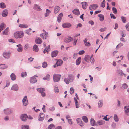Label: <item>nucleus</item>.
Segmentation results:
<instances>
[{"mask_svg": "<svg viewBox=\"0 0 129 129\" xmlns=\"http://www.w3.org/2000/svg\"><path fill=\"white\" fill-rule=\"evenodd\" d=\"M37 75H35L34 76L31 77L30 79V81L31 83H35L37 82L36 79L35 77H38Z\"/></svg>", "mask_w": 129, "mask_h": 129, "instance_id": "obj_6", "label": "nucleus"}, {"mask_svg": "<svg viewBox=\"0 0 129 129\" xmlns=\"http://www.w3.org/2000/svg\"><path fill=\"white\" fill-rule=\"evenodd\" d=\"M76 121L78 124L81 127H83L84 126V125L83 122L80 118H77L76 119Z\"/></svg>", "mask_w": 129, "mask_h": 129, "instance_id": "obj_13", "label": "nucleus"}, {"mask_svg": "<svg viewBox=\"0 0 129 129\" xmlns=\"http://www.w3.org/2000/svg\"><path fill=\"white\" fill-rule=\"evenodd\" d=\"M22 129H29V127L28 125H22L21 127Z\"/></svg>", "mask_w": 129, "mask_h": 129, "instance_id": "obj_50", "label": "nucleus"}, {"mask_svg": "<svg viewBox=\"0 0 129 129\" xmlns=\"http://www.w3.org/2000/svg\"><path fill=\"white\" fill-rule=\"evenodd\" d=\"M47 66V64L46 62H44L42 64V66L43 68H46Z\"/></svg>", "mask_w": 129, "mask_h": 129, "instance_id": "obj_54", "label": "nucleus"}, {"mask_svg": "<svg viewBox=\"0 0 129 129\" xmlns=\"http://www.w3.org/2000/svg\"><path fill=\"white\" fill-rule=\"evenodd\" d=\"M3 56L4 58L6 59H8L10 57V52H5L3 54Z\"/></svg>", "mask_w": 129, "mask_h": 129, "instance_id": "obj_8", "label": "nucleus"}, {"mask_svg": "<svg viewBox=\"0 0 129 129\" xmlns=\"http://www.w3.org/2000/svg\"><path fill=\"white\" fill-rule=\"evenodd\" d=\"M58 53V51L57 50L54 51L52 52L51 53V56L52 57H56Z\"/></svg>", "mask_w": 129, "mask_h": 129, "instance_id": "obj_19", "label": "nucleus"}, {"mask_svg": "<svg viewBox=\"0 0 129 129\" xmlns=\"http://www.w3.org/2000/svg\"><path fill=\"white\" fill-rule=\"evenodd\" d=\"M82 8L85 9L86 8L87 6L88 5L87 3L85 2H84L81 3Z\"/></svg>", "mask_w": 129, "mask_h": 129, "instance_id": "obj_25", "label": "nucleus"}, {"mask_svg": "<svg viewBox=\"0 0 129 129\" xmlns=\"http://www.w3.org/2000/svg\"><path fill=\"white\" fill-rule=\"evenodd\" d=\"M54 90L55 92L57 93H58L59 92V90L58 89L57 86L56 85L54 87Z\"/></svg>", "mask_w": 129, "mask_h": 129, "instance_id": "obj_51", "label": "nucleus"}, {"mask_svg": "<svg viewBox=\"0 0 129 129\" xmlns=\"http://www.w3.org/2000/svg\"><path fill=\"white\" fill-rule=\"evenodd\" d=\"M85 45L86 46H90L91 44L89 42H88L85 44Z\"/></svg>", "mask_w": 129, "mask_h": 129, "instance_id": "obj_62", "label": "nucleus"}, {"mask_svg": "<svg viewBox=\"0 0 129 129\" xmlns=\"http://www.w3.org/2000/svg\"><path fill=\"white\" fill-rule=\"evenodd\" d=\"M113 119L116 122H118L119 121V118L117 114H114L113 117Z\"/></svg>", "mask_w": 129, "mask_h": 129, "instance_id": "obj_34", "label": "nucleus"}, {"mask_svg": "<svg viewBox=\"0 0 129 129\" xmlns=\"http://www.w3.org/2000/svg\"><path fill=\"white\" fill-rule=\"evenodd\" d=\"M8 13V10L6 9H5L3 11L2 15L3 17H6L7 16Z\"/></svg>", "mask_w": 129, "mask_h": 129, "instance_id": "obj_23", "label": "nucleus"}, {"mask_svg": "<svg viewBox=\"0 0 129 129\" xmlns=\"http://www.w3.org/2000/svg\"><path fill=\"white\" fill-rule=\"evenodd\" d=\"M113 13L114 14H116L117 13V10L116 8L113 7L112 9Z\"/></svg>", "mask_w": 129, "mask_h": 129, "instance_id": "obj_56", "label": "nucleus"}, {"mask_svg": "<svg viewBox=\"0 0 129 129\" xmlns=\"http://www.w3.org/2000/svg\"><path fill=\"white\" fill-rule=\"evenodd\" d=\"M48 33L45 31V33H42L40 35V36L44 39H45L46 38L47 36Z\"/></svg>", "mask_w": 129, "mask_h": 129, "instance_id": "obj_15", "label": "nucleus"}, {"mask_svg": "<svg viewBox=\"0 0 129 129\" xmlns=\"http://www.w3.org/2000/svg\"><path fill=\"white\" fill-rule=\"evenodd\" d=\"M37 90L38 92L41 93L44 91L45 89L43 88H37Z\"/></svg>", "mask_w": 129, "mask_h": 129, "instance_id": "obj_41", "label": "nucleus"}, {"mask_svg": "<svg viewBox=\"0 0 129 129\" xmlns=\"http://www.w3.org/2000/svg\"><path fill=\"white\" fill-rule=\"evenodd\" d=\"M128 87V85L126 83H124L122 86V88L123 89H126Z\"/></svg>", "mask_w": 129, "mask_h": 129, "instance_id": "obj_36", "label": "nucleus"}, {"mask_svg": "<svg viewBox=\"0 0 129 129\" xmlns=\"http://www.w3.org/2000/svg\"><path fill=\"white\" fill-rule=\"evenodd\" d=\"M23 50V47L22 46H21L19 48H18L17 49V51L18 52H21Z\"/></svg>", "mask_w": 129, "mask_h": 129, "instance_id": "obj_53", "label": "nucleus"}, {"mask_svg": "<svg viewBox=\"0 0 129 129\" xmlns=\"http://www.w3.org/2000/svg\"><path fill=\"white\" fill-rule=\"evenodd\" d=\"M19 26L20 28H26L28 27V25L25 24H20Z\"/></svg>", "mask_w": 129, "mask_h": 129, "instance_id": "obj_40", "label": "nucleus"}, {"mask_svg": "<svg viewBox=\"0 0 129 129\" xmlns=\"http://www.w3.org/2000/svg\"><path fill=\"white\" fill-rule=\"evenodd\" d=\"M33 49L34 51L36 52H38L39 50L38 46L36 44L34 46Z\"/></svg>", "mask_w": 129, "mask_h": 129, "instance_id": "obj_26", "label": "nucleus"}, {"mask_svg": "<svg viewBox=\"0 0 129 129\" xmlns=\"http://www.w3.org/2000/svg\"><path fill=\"white\" fill-rule=\"evenodd\" d=\"M4 113L8 115L11 114L12 113V110L10 109L7 108L4 110Z\"/></svg>", "mask_w": 129, "mask_h": 129, "instance_id": "obj_9", "label": "nucleus"}, {"mask_svg": "<svg viewBox=\"0 0 129 129\" xmlns=\"http://www.w3.org/2000/svg\"><path fill=\"white\" fill-rule=\"evenodd\" d=\"M90 123L92 126H94L95 125V121L92 118H91L90 119Z\"/></svg>", "mask_w": 129, "mask_h": 129, "instance_id": "obj_37", "label": "nucleus"}, {"mask_svg": "<svg viewBox=\"0 0 129 129\" xmlns=\"http://www.w3.org/2000/svg\"><path fill=\"white\" fill-rule=\"evenodd\" d=\"M99 17V20L101 21H103L104 19V15L102 14H100L98 16Z\"/></svg>", "mask_w": 129, "mask_h": 129, "instance_id": "obj_35", "label": "nucleus"}, {"mask_svg": "<svg viewBox=\"0 0 129 129\" xmlns=\"http://www.w3.org/2000/svg\"><path fill=\"white\" fill-rule=\"evenodd\" d=\"M117 73L119 75L121 76H122L124 75L125 76L126 75L125 74H124L123 71L122 70L119 69L117 70Z\"/></svg>", "mask_w": 129, "mask_h": 129, "instance_id": "obj_27", "label": "nucleus"}, {"mask_svg": "<svg viewBox=\"0 0 129 129\" xmlns=\"http://www.w3.org/2000/svg\"><path fill=\"white\" fill-rule=\"evenodd\" d=\"M46 12L44 14V16L46 17L49 16L51 12L50 10L47 9H46Z\"/></svg>", "mask_w": 129, "mask_h": 129, "instance_id": "obj_29", "label": "nucleus"}, {"mask_svg": "<svg viewBox=\"0 0 129 129\" xmlns=\"http://www.w3.org/2000/svg\"><path fill=\"white\" fill-rule=\"evenodd\" d=\"M72 12L74 14L77 15H78L80 14L79 10L78 9H74L73 10Z\"/></svg>", "mask_w": 129, "mask_h": 129, "instance_id": "obj_24", "label": "nucleus"}, {"mask_svg": "<svg viewBox=\"0 0 129 129\" xmlns=\"http://www.w3.org/2000/svg\"><path fill=\"white\" fill-rule=\"evenodd\" d=\"M74 79V76L72 74H69L68 75V78L64 79L65 82L67 84H69V82H72Z\"/></svg>", "mask_w": 129, "mask_h": 129, "instance_id": "obj_1", "label": "nucleus"}, {"mask_svg": "<svg viewBox=\"0 0 129 129\" xmlns=\"http://www.w3.org/2000/svg\"><path fill=\"white\" fill-rule=\"evenodd\" d=\"M123 44L121 43H120L119 44H118L116 46V48H118L122 46L123 45Z\"/></svg>", "mask_w": 129, "mask_h": 129, "instance_id": "obj_57", "label": "nucleus"}, {"mask_svg": "<svg viewBox=\"0 0 129 129\" xmlns=\"http://www.w3.org/2000/svg\"><path fill=\"white\" fill-rule=\"evenodd\" d=\"M63 63V61L61 59H59L57 60V62L56 63V64L57 66H60Z\"/></svg>", "mask_w": 129, "mask_h": 129, "instance_id": "obj_31", "label": "nucleus"}, {"mask_svg": "<svg viewBox=\"0 0 129 129\" xmlns=\"http://www.w3.org/2000/svg\"><path fill=\"white\" fill-rule=\"evenodd\" d=\"M84 60L88 63L91 61V58H90V56L88 55H86L84 58Z\"/></svg>", "mask_w": 129, "mask_h": 129, "instance_id": "obj_16", "label": "nucleus"}, {"mask_svg": "<svg viewBox=\"0 0 129 129\" xmlns=\"http://www.w3.org/2000/svg\"><path fill=\"white\" fill-rule=\"evenodd\" d=\"M74 43H73V45H76V43L77 41V39H76L75 38L74 39Z\"/></svg>", "mask_w": 129, "mask_h": 129, "instance_id": "obj_61", "label": "nucleus"}, {"mask_svg": "<svg viewBox=\"0 0 129 129\" xmlns=\"http://www.w3.org/2000/svg\"><path fill=\"white\" fill-rule=\"evenodd\" d=\"M9 117L7 116H6L4 118V120L5 121H8L9 120Z\"/></svg>", "mask_w": 129, "mask_h": 129, "instance_id": "obj_64", "label": "nucleus"}, {"mask_svg": "<svg viewBox=\"0 0 129 129\" xmlns=\"http://www.w3.org/2000/svg\"><path fill=\"white\" fill-rule=\"evenodd\" d=\"M74 101L76 107V108H78L79 107V104L78 103V101L75 97L74 98Z\"/></svg>", "mask_w": 129, "mask_h": 129, "instance_id": "obj_38", "label": "nucleus"}, {"mask_svg": "<svg viewBox=\"0 0 129 129\" xmlns=\"http://www.w3.org/2000/svg\"><path fill=\"white\" fill-rule=\"evenodd\" d=\"M60 9V8L59 6H55L54 10V13L55 14H57L59 12Z\"/></svg>", "mask_w": 129, "mask_h": 129, "instance_id": "obj_14", "label": "nucleus"}, {"mask_svg": "<svg viewBox=\"0 0 129 129\" xmlns=\"http://www.w3.org/2000/svg\"><path fill=\"white\" fill-rule=\"evenodd\" d=\"M105 123V121L103 120H99L97 122V123L99 125H102L104 124Z\"/></svg>", "mask_w": 129, "mask_h": 129, "instance_id": "obj_44", "label": "nucleus"}, {"mask_svg": "<svg viewBox=\"0 0 129 129\" xmlns=\"http://www.w3.org/2000/svg\"><path fill=\"white\" fill-rule=\"evenodd\" d=\"M81 61V58L80 57H79L76 60V63L77 65H79L80 64Z\"/></svg>", "mask_w": 129, "mask_h": 129, "instance_id": "obj_32", "label": "nucleus"}, {"mask_svg": "<svg viewBox=\"0 0 129 129\" xmlns=\"http://www.w3.org/2000/svg\"><path fill=\"white\" fill-rule=\"evenodd\" d=\"M125 27L127 30L129 31V23L126 24Z\"/></svg>", "mask_w": 129, "mask_h": 129, "instance_id": "obj_63", "label": "nucleus"}, {"mask_svg": "<svg viewBox=\"0 0 129 129\" xmlns=\"http://www.w3.org/2000/svg\"><path fill=\"white\" fill-rule=\"evenodd\" d=\"M61 77V75H60L54 74L53 76L54 81L55 82H59L60 79Z\"/></svg>", "mask_w": 129, "mask_h": 129, "instance_id": "obj_3", "label": "nucleus"}, {"mask_svg": "<svg viewBox=\"0 0 129 129\" xmlns=\"http://www.w3.org/2000/svg\"><path fill=\"white\" fill-rule=\"evenodd\" d=\"M11 80L12 81H15L16 80V77L15 74L14 73H12L10 76Z\"/></svg>", "mask_w": 129, "mask_h": 129, "instance_id": "obj_20", "label": "nucleus"}, {"mask_svg": "<svg viewBox=\"0 0 129 129\" xmlns=\"http://www.w3.org/2000/svg\"><path fill=\"white\" fill-rule=\"evenodd\" d=\"M6 6L4 2H1L0 3V8L4 9L6 8Z\"/></svg>", "mask_w": 129, "mask_h": 129, "instance_id": "obj_39", "label": "nucleus"}, {"mask_svg": "<svg viewBox=\"0 0 129 129\" xmlns=\"http://www.w3.org/2000/svg\"><path fill=\"white\" fill-rule=\"evenodd\" d=\"M71 26V24L69 23H64L62 24V27L65 28H69Z\"/></svg>", "mask_w": 129, "mask_h": 129, "instance_id": "obj_21", "label": "nucleus"}, {"mask_svg": "<svg viewBox=\"0 0 129 129\" xmlns=\"http://www.w3.org/2000/svg\"><path fill=\"white\" fill-rule=\"evenodd\" d=\"M2 66L0 68L1 69H4L6 68L7 67V66L4 64H0V66Z\"/></svg>", "mask_w": 129, "mask_h": 129, "instance_id": "obj_49", "label": "nucleus"}, {"mask_svg": "<svg viewBox=\"0 0 129 129\" xmlns=\"http://www.w3.org/2000/svg\"><path fill=\"white\" fill-rule=\"evenodd\" d=\"M73 40V38L72 37L68 36L65 38L64 41L66 43H68L72 41Z\"/></svg>", "mask_w": 129, "mask_h": 129, "instance_id": "obj_4", "label": "nucleus"}, {"mask_svg": "<svg viewBox=\"0 0 129 129\" xmlns=\"http://www.w3.org/2000/svg\"><path fill=\"white\" fill-rule=\"evenodd\" d=\"M105 0H103L101 2V6L103 8H104L105 7Z\"/></svg>", "mask_w": 129, "mask_h": 129, "instance_id": "obj_52", "label": "nucleus"}, {"mask_svg": "<svg viewBox=\"0 0 129 129\" xmlns=\"http://www.w3.org/2000/svg\"><path fill=\"white\" fill-rule=\"evenodd\" d=\"M9 28L7 27L4 30L2 31V34L4 35H7L9 31Z\"/></svg>", "mask_w": 129, "mask_h": 129, "instance_id": "obj_28", "label": "nucleus"}, {"mask_svg": "<svg viewBox=\"0 0 129 129\" xmlns=\"http://www.w3.org/2000/svg\"><path fill=\"white\" fill-rule=\"evenodd\" d=\"M70 94H72L74 93V90L73 88L71 87L70 88Z\"/></svg>", "mask_w": 129, "mask_h": 129, "instance_id": "obj_58", "label": "nucleus"}, {"mask_svg": "<svg viewBox=\"0 0 129 129\" xmlns=\"http://www.w3.org/2000/svg\"><path fill=\"white\" fill-rule=\"evenodd\" d=\"M82 120L83 121L87 123L88 122V120L87 117L85 116H83L82 117Z\"/></svg>", "mask_w": 129, "mask_h": 129, "instance_id": "obj_45", "label": "nucleus"}, {"mask_svg": "<svg viewBox=\"0 0 129 129\" xmlns=\"http://www.w3.org/2000/svg\"><path fill=\"white\" fill-rule=\"evenodd\" d=\"M55 127L54 125L53 124H51L48 127L47 129H53Z\"/></svg>", "mask_w": 129, "mask_h": 129, "instance_id": "obj_47", "label": "nucleus"}, {"mask_svg": "<svg viewBox=\"0 0 129 129\" xmlns=\"http://www.w3.org/2000/svg\"><path fill=\"white\" fill-rule=\"evenodd\" d=\"M33 8L34 10L38 11H41L42 10L40 6L36 4L34 5Z\"/></svg>", "mask_w": 129, "mask_h": 129, "instance_id": "obj_12", "label": "nucleus"}, {"mask_svg": "<svg viewBox=\"0 0 129 129\" xmlns=\"http://www.w3.org/2000/svg\"><path fill=\"white\" fill-rule=\"evenodd\" d=\"M122 21L124 23H125L126 22V18L123 16L121 17Z\"/></svg>", "mask_w": 129, "mask_h": 129, "instance_id": "obj_46", "label": "nucleus"}, {"mask_svg": "<svg viewBox=\"0 0 129 129\" xmlns=\"http://www.w3.org/2000/svg\"><path fill=\"white\" fill-rule=\"evenodd\" d=\"M21 120L23 121H25L27 120L28 116L25 114H23L21 115L20 117Z\"/></svg>", "mask_w": 129, "mask_h": 129, "instance_id": "obj_7", "label": "nucleus"}, {"mask_svg": "<svg viewBox=\"0 0 129 129\" xmlns=\"http://www.w3.org/2000/svg\"><path fill=\"white\" fill-rule=\"evenodd\" d=\"M63 16V14L62 13L59 14L58 15V16L57 19L58 22L59 23L61 22Z\"/></svg>", "mask_w": 129, "mask_h": 129, "instance_id": "obj_22", "label": "nucleus"}, {"mask_svg": "<svg viewBox=\"0 0 129 129\" xmlns=\"http://www.w3.org/2000/svg\"><path fill=\"white\" fill-rule=\"evenodd\" d=\"M27 75V73L26 72H22L21 74V76L23 77H24Z\"/></svg>", "mask_w": 129, "mask_h": 129, "instance_id": "obj_55", "label": "nucleus"}, {"mask_svg": "<svg viewBox=\"0 0 129 129\" xmlns=\"http://www.w3.org/2000/svg\"><path fill=\"white\" fill-rule=\"evenodd\" d=\"M24 35V33L22 31H16L14 33V37L16 39L22 38Z\"/></svg>", "mask_w": 129, "mask_h": 129, "instance_id": "obj_2", "label": "nucleus"}, {"mask_svg": "<svg viewBox=\"0 0 129 129\" xmlns=\"http://www.w3.org/2000/svg\"><path fill=\"white\" fill-rule=\"evenodd\" d=\"M50 77V75L49 74L47 75L46 76L43 78V79L44 80H49Z\"/></svg>", "mask_w": 129, "mask_h": 129, "instance_id": "obj_42", "label": "nucleus"}, {"mask_svg": "<svg viewBox=\"0 0 129 129\" xmlns=\"http://www.w3.org/2000/svg\"><path fill=\"white\" fill-rule=\"evenodd\" d=\"M103 104V101L102 100H100L98 104V106L99 107H101L102 106Z\"/></svg>", "mask_w": 129, "mask_h": 129, "instance_id": "obj_43", "label": "nucleus"}, {"mask_svg": "<svg viewBox=\"0 0 129 129\" xmlns=\"http://www.w3.org/2000/svg\"><path fill=\"white\" fill-rule=\"evenodd\" d=\"M85 51L83 50H81L80 51L78 52L79 55H82L84 53Z\"/></svg>", "mask_w": 129, "mask_h": 129, "instance_id": "obj_60", "label": "nucleus"}, {"mask_svg": "<svg viewBox=\"0 0 129 129\" xmlns=\"http://www.w3.org/2000/svg\"><path fill=\"white\" fill-rule=\"evenodd\" d=\"M36 43L37 44H40L42 42V40L39 37H37L35 40Z\"/></svg>", "mask_w": 129, "mask_h": 129, "instance_id": "obj_17", "label": "nucleus"}, {"mask_svg": "<svg viewBox=\"0 0 129 129\" xmlns=\"http://www.w3.org/2000/svg\"><path fill=\"white\" fill-rule=\"evenodd\" d=\"M45 114L43 113H40L39 114L38 117V120L39 121H43L44 118Z\"/></svg>", "mask_w": 129, "mask_h": 129, "instance_id": "obj_10", "label": "nucleus"}, {"mask_svg": "<svg viewBox=\"0 0 129 129\" xmlns=\"http://www.w3.org/2000/svg\"><path fill=\"white\" fill-rule=\"evenodd\" d=\"M31 30V29L30 28L26 30L25 31L26 33L28 35H31V33H30V31Z\"/></svg>", "mask_w": 129, "mask_h": 129, "instance_id": "obj_48", "label": "nucleus"}, {"mask_svg": "<svg viewBox=\"0 0 129 129\" xmlns=\"http://www.w3.org/2000/svg\"><path fill=\"white\" fill-rule=\"evenodd\" d=\"M6 26V24L4 23H2L0 24V32Z\"/></svg>", "mask_w": 129, "mask_h": 129, "instance_id": "obj_30", "label": "nucleus"}, {"mask_svg": "<svg viewBox=\"0 0 129 129\" xmlns=\"http://www.w3.org/2000/svg\"><path fill=\"white\" fill-rule=\"evenodd\" d=\"M22 103L24 106H26L28 104V102L26 96H24L22 99Z\"/></svg>", "mask_w": 129, "mask_h": 129, "instance_id": "obj_5", "label": "nucleus"}, {"mask_svg": "<svg viewBox=\"0 0 129 129\" xmlns=\"http://www.w3.org/2000/svg\"><path fill=\"white\" fill-rule=\"evenodd\" d=\"M124 109L126 113H129V106H125L124 107Z\"/></svg>", "mask_w": 129, "mask_h": 129, "instance_id": "obj_33", "label": "nucleus"}, {"mask_svg": "<svg viewBox=\"0 0 129 129\" xmlns=\"http://www.w3.org/2000/svg\"><path fill=\"white\" fill-rule=\"evenodd\" d=\"M110 15L111 17V18H113L114 19H116V17L113 14H110Z\"/></svg>", "mask_w": 129, "mask_h": 129, "instance_id": "obj_59", "label": "nucleus"}, {"mask_svg": "<svg viewBox=\"0 0 129 129\" xmlns=\"http://www.w3.org/2000/svg\"><path fill=\"white\" fill-rule=\"evenodd\" d=\"M98 7V5L96 4H92L89 7V9L92 11L95 10Z\"/></svg>", "mask_w": 129, "mask_h": 129, "instance_id": "obj_11", "label": "nucleus"}, {"mask_svg": "<svg viewBox=\"0 0 129 129\" xmlns=\"http://www.w3.org/2000/svg\"><path fill=\"white\" fill-rule=\"evenodd\" d=\"M18 87L16 84H15L12 87L11 89L14 91H17L18 89Z\"/></svg>", "mask_w": 129, "mask_h": 129, "instance_id": "obj_18", "label": "nucleus"}]
</instances>
